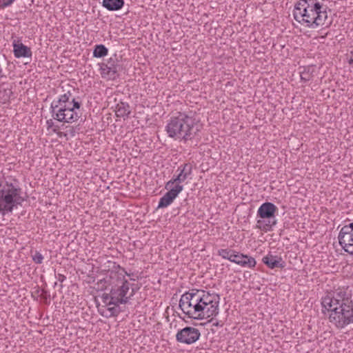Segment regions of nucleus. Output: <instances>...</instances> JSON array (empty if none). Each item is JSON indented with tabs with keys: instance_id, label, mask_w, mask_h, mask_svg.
Masks as SVG:
<instances>
[{
	"instance_id": "f257e3e1",
	"label": "nucleus",
	"mask_w": 353,
	"mask_h": 353,
	"mask_svg": "<svg viewBox=\"0 0 353 353\" xmlns=\"http://www.w3.org/2000/svg\"><path fill=\"white\" fill-rule=\"evenodd\" d=\"M294 19L309 28L330 26L327 22V6L319 0H299L293 10Z\"/></svg>"
},
{
	"instance_id": "f03ea898",
	"label": "nucleus",
	"mask_w": 353,
	"mask_h": 353,
	"mask_svg": "<svg viewBox=\"0 0 353 353\" xmlns=\"http://www.w3.org/2000/svg\"><path fill=\"white\" fill-rule=\"evenodd\" d=\"M323 307L330 312L329 319L338 329H343L353 323V301L343 298L339 293L328 294L323 298Z\"/></svg>"
},
{
	"instance_id": "7ed1b4c3",
	"label": "nucleus",
	"mask_w": 353,
	"mask_h": 353,
	"mask_svg": "<svg viewBox=\"0 0 353 353\" xmlns=\"http://www.w3.org/2000/svg\"><path fill=\"white\" fill-rule=\"evenodd\" d=\"M200 130L201 125L192 112H178L177 116L170 118L165 127L169 137L184 142L194 139Z\"/></svg>"
},
{
	"instance_id": "20e7f679",
	"label": "nucleus",
	"mask_w": 353,
	"mask_h": 353,
	"mask_svg": "<svg viewBox=\"0 0 353 353\" xmlns=\"http://www.w3.org/2000/svg\"><path fill=\"white\" fill-rule=\"evenodd\" d=\"M124 274L116 272L112 279H115L112 284L109 293H103L101 299L103 303L106 305H120L126 304L136 293L137 289L134 288V284H130L125 275L130 276L125 269H122Z\"/></svg>"
},
{
	"instance_id": "39448f33",
	"label": "nucleus",
	"mask_w": 353,
	"mask_h": 353,
	"mask_svg": "<svg viewBox=\"0 0 353 353\" xmlns=\"http://www.w3.org/2000/svg\"><path fill=\"white\" fill-rule=\"evenodd\" d=\"M21 189L8 181L0 183V213L12 212L14 208L21 205L24 199L21 196Z\"/></svg>"
},
{
	"instance_id": "423d86ee",
	"label": "nucleus",
	"mask_w": 353,
	"mask_h": 353,
	"mask_svg": "<svg viewBox=\"0 0 353 353\" xmlns=\"http://www.w3.org/2000/svg\"><path fill=\"white\" fill-rule=\"evenodd\" d=\"M203 292V290L192 289L181 295L179 306L189 318L199 320Z\"/></svg>"
},
{
	"instance_id": "0eeeda50",
	"label": "nucleus",
	"mask_w": 353,
	"mask_h": 353,
	"mask_svg": "<svg viewBox=\"0 0 353 353\" xmlns=\"http://www.w3.org/2000/svg\"><path fill=\"white\" fill-rule=\"evenodd\" d=\"M72 105L71 103L69 105H64L59 108L58 104L54 103H51V114L54 119L59 122L63 123H72L77 121L80 116L75 111V109H79L81 103L75 100L74 98L72 99Z\"/></svg>"
},
{
	"instance_id": "6e6552de",
	"label": "nucleus",
	"mask_w": 353,
	"mask_h": 353,
	"mask_svg": "<svg viewBox=\"0 0 353 353\" xmlns=\"http://www.w3.org/2000/svg\"><path fill=\"white\" fill-rule=\"evenodd\" d=\"M220 296L214 292L210 293L208 291L203 290L202 297H201V309L199 313V320L212 319L219 314V305Z\"/></svg>"
},
{
	"instance_id": "1a4fd4ad",
	"label": "nucleus",
	"mask_w": 353,
	"mask_h": 353,
	"mask_svg": "<svg viewBox=\"0 0 353 353\" xmlns=\"http://www.w3.org/2000/svg\"><path fill=\"white\" fill-rule=\"evenodd\" d=\"M278 210L277 207L272 203H263L258 209L257 216L261 219L257 221V228L263 231H270L277 221L275 213Z\"/></svg>"
},
{
	"instance_id": "9d476101",
	"label": "nucleus",
	"mask_w": 353,
	"mask_h": 353,
	"mask_svg": "<svg viewBox=\"0 0 353 353\" xmlns=\"http://www.w3.org/2000/svg\"><path fill=\"white\" fill-rule=\"evenodd\" d=\"M201 333L197 328L187 326L179 330L176 334V340L181 343L190 345L197 341Z\"/></svg>"
},
{
	"instance_id": "9b49d317",
	"label": "nucleus",
	"mask_w": 353,
	"mask_h": 353,
	"mask_svg": "<svg viewBox=\"0 0 353 353\" xmlns=\"http://www.w3.org/2000/svg\"><path fill=\"white\" fill-rule=\"evenodd\" d=\"M338 239L344 251L353 256V230H351L349 224L341 229Z\"/></svg>"
},
{
	"instance_id": "f8f14e48",
	"label": "nucleus",
	"mask_w": 353,
	"mask_h": 353,
	"mask_svg": "<svg viewBox=\"0 0 353 353\" xmlns=\"http://www.w3.org/2000/svg\"><path fill=\"white\" fill-rule=\"evenodd\" d=\"M121 69L116 58L110 57L106 63H102L101 65V74L103 77H107L109 79L114 80L118 76V71Z\"/></svg>"
},
{
	"instance_id": "ddd939ff",
	"label": "nucleus",
	"mask_w": 353,
	"mask_h": 353,
	"mask_svg": "<svg viewBox=\"0 0 353 353\" xmlns=\"http://www.w3.org/2000/svg\"><path fill=\"white\" fill-rule=\"evenodd\" d=\"M179 174L168 181L165 185V189L170 188L174 183L179 184L183 182L192 172V165L190 163H185L177 169Z\"/></svg>"
},
{
	"instance_id": "4468645a",
	"label": "nucleus",
	"mask_w": 353,
	"mask_h": 353,
	"mask_svg": "<svg viewBox=\"0 0 353 353\" xmlns=\"http://www.w3.org/2000/svg\"><path fill=\"white\" fill-rule=\"evenodd\" d=\"M183 189V186L180 184H176L174 187L168 188L169 191L160 199L158 208H166L170 205Z\"/></svg>"
},
{
	"instance_id": "2eb2a0df",
	"label": "nucleus",
	"mask_w": 353,
	"mask_h": 353,
	"mask_svg": "<svg viewBox=\"0 0 353 353\" xmlns=\"http://www.w3.org/2000/svg\"><path fill=\"white\" fill-rule=\"evenodd\" d=\"M243 268H253L256 265V261L252 256L236 252L232 261Z\"/></svg>"
},
{
	"instance_id": "dca6fc26",
	"label": "nucleus",
	"mask_w": 353,
	"mask_h": 353,
	"mask_svg": "<svg viewBox=\"0 0 353 353\" xmlns=\"http://www.w3.org/2000/svg\"><path fill=\"white\" fill-rule=\"evenodd\" d=\"M262 261L270 269L283 268L285 266V262L281 256L276 255L268 254L263 256Z\"/></svg>"
},
{
	"instance_id": "f3484780",
	"label": "nucleus",
	"mask_w": 353,
	"mask_h": 353,
	"mask_svg": "<svg viewBox=\"0 0 353 353\" xmlns=\"http://www.w3.org/2000/svg\"><path fill=\"white\" fill-rule=\"evenodd\" d=\"M13 52L14 57L17 58L21 57H32V51L31 49L23 44L22 43H16L14 41L13 43Z\"/></svg>"
},
{
	"instance_id": "a211bd4d",
	"label": "nucleus",
	"mask_w": 353,
	"mask_h": 353,
	"mask_svg": "<svg viewBox=\"0 0 353 353\" xmlns=\"http://www.w3.org/2000/svg\"><path fill=\"white\" fill-rule=\"evenodd\" d=\"M116 115L118 117H123L124 119L128 118L131 110L127 103L120 102L116 105Z\"/></svg>"
},
{
	"instance_id": "6ab92c4d",
	"label": "nucleus",
	"mask_w": 353,
	"mask_h": 353,
	"mask_svg": "<svg viewBox=\"0 0 353 353\" xmlns=\"http://www.w3.org/2000/svg\"><path fill=\"white\" fill-rule=\"evenodd\" d=\"M103 6L110 11L120 10L124 5V0H103Z\"/></svg>"
},
{
	"instance_id": "aec40b11",
	"label": "nucleus",
	"mask_w": 353,
	"mask_h": 353,
	"mask_svg": "<svg viewBox=\"0 0 353 353\" xmlns=\"http://www.w3.org/2000/svg\"><path fill=\"white\" fill-rule=\"evenodd\" d=\"M71 97H72L71 91L68 90L67 92H65L63 94H61L60 96L58 101H53L52 103H54V104H58L59 108L61 107L62 105H69V103H71V105H72V101H70Z\"/></svg>"
},
{
	"instance_id": "412c9836",
	"label": "nucleus",
	"mask_w": 353,
	"mask_h": 353,
	"mask_svg": "<svg viewBox=\"0 0 353 353\" xmlns=\"http://www.w3.org/2000/svg\"><path fill=\"white\" fill-rule=\"evenodd\" d=\"M100 314L106 318L111 316H117L119 312V305H114L113 307H108L106 310H99Z\"/></svg>"
},
{
	"instance_id": "4be33fe9",
	"label": "nucleus",
	"mask_w": 353,
	"mask_h": 353,
	"mask_svg": "<svg viewBox=\"0 0 353 353\" xmlns=\"http://www.w3.org/2000/svg\"><path fill=\"white\" fill-rule=\"evenodd\" d=\"M108 53V50L104 45H96L93 50V57L96 58H101L106 56Z\"/></svg>"
},
{
	"instance_id": "5701e85b",
	"label": "nucleus",
	"mask_w": 353,
	"mask_h": 353,
	"mask_svg": "<svg viewBox=\"0 0 353 353\" xmlns=\"http://www.w3.org/2000/svg\"><path fill=\"white\" fill-rule=\"evenodd\" d=\"M236 251L232 249H220L218 250V255L224 259H228L232 261L234 256H235Z\"/></svg>"
},
{
	"instance_id": "b1692460",
	"label": "nucleus",
	"mask_w": 353,
	"mask_h": 353,
	"mask_svg": "<svg viewBox=\"0 0 353 353\" xmlns=\"http://www.w3.org/2000/svg\"><path fill=\"white\" fill-rule=\"evenodd\" d=\"M301 79L302 81L307 82L309 81L312 77V74L311 72H310L309 70H306V68H304L303 71L301 72Z\"/></svg>"
},
{
	"instance_id": "393cba45",
	"label": "nucleus",
	"mask_w": 353,
	"mask_h": 353,
	"mask_svg": "<svg viewBox=\"0 0 353 353\" xmlns=\"http://www.w3.org/2000/svg\"><path fill=\"white\" fill-rule=\"evenodd\" d=\"M43 259V256L39 252L36 251L34 254L32 255L33 261L37 264L42 263Z\"/></svg>"
},
{
	"instance_id": "a878e982",
	"label": "nucleus",
	"mask_w": 353,
	"mask_h": 353,
	"mask_svg": "<svg viewBox=\"0 0 353 353\" xmlns=\"http://www.w3.org/2000/svg\"><path fill=\"white\" fill-rule=\"evenodd\" d=\"M46 124H47V126H48V128H52V130L54 132H57V131L59 129V127L57 125H54V122L52 121V119H49L46 121Z\"/></svg>"
},
{
	"instance_id": "bb28decb",
	"label": "nucleus",
	"mask_w": 353,
	"mask_h": 353,
	"mask_svg": "<svg viewBox=\"0 0 353 353\" xmlns=\"http://www.w3.org/2000/svg\"><path fill=\"white\" fill-rule=\"evenodd\" d=\"M14 0H0V8H4L10 6Z\"/></svg>"
},
{
	"instance_id": "cd10ccee",
	"label": "nucleus",
	"mask_w": 353,
	"mask_h": 353,
	"mask_svg": "<svg viewBox=\"0 0 353 353\" xmlns=\"http://www.w3.org/2000/svg\"><path fill=\"white\" fill-rule=\"evenodd\" d=\"M66 277L63 275V274H59L58 275V280L60 281V282H63L65 280Z\"/></svg>"
},
{
	"instance_id": "c85d7f7f",
	"label": "nucleus",
	"mask_w": 353,
	"mask_h": 353,
	"mask_svg": "<svg viewBox=\"0 0 353 353\" xmlns=\"http://www.w3.org/2000/svg\"><path fill=\"white\" fill-rule=\"evenodd\" d=\"M349 63L350 64L353 63V50L350 52V54Z\"/></svg>"
},
{
	"instance_id": "c756f323",
	"label": "nucleus",
	"mask_w": 353,
	"mask_h": 353,
	"mask_svg": "<svg viewBox=\"0 0 353 353\" xmlns=\"http://www.w3.org/2000/svg\"><path fill=\"white\" fill-rule=\"evenodd\" d=\"M4 92L7 96L8 98H10V94L12 93L10 90H8V92L6 90H4Z\"/></svg>"
},
{
	"instance_id": "7c9ffc66",
	"label": "nucleus",
	"mask_w": 353,
	"mask_h": 353,
	"mask_svg": "<svg viewBox=\"0 0 353 353\" xmlns=\"http://www.w3.org/2000/svg\"><path fill=\"white\" fill-rule=\"evenodd\" d=\"M74 133H75V131H74V128H73V127H72V129H71V130H70V134H71L72 136H74Z\"/></svg>"
},
{
	"instance_id": "2f4dec72",
	"label": "nucleus",
	"mask_w": 353,
	"mask_h": 353,
	"mask_svg": "<svg viewBox=\"0 0 353 353\" xmlns=\"http://www.w3.org/2000/svg\"><path fill=\"white\" fill-rule=\"evenodd\" d=\"M213 325H214V326H219V321H216V323H213Z\"/></svg>"
},
{
	"instance_id": "473e14b6",
	"label": "nucleus",
	"mask_w": 353,
	"mask_h": 353,
	"mask_svg": "<svg viewBox=\"0 0 353 353\" xmlns=\"http://www.w3.org/2000/svg\"><path fill=\"white\" fill-rule=\"evenodd\" d=\"M350 228H351V230H353V222L350 223Z\"/></svg>"
}]
</instances>
